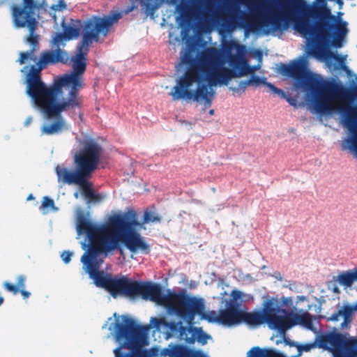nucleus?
Here are the masks:
<instances>
[{
    "label": "nucleus",
    "mask_w": 357,
    "mask_h": 357,
    "mask_svg": "<svg viewBox=\"0 0 357 357\" xmlns=\"http://www.w3.org/2000/svg\"><path fill=\"white\" fill-rule=\"evenodd\" d=\"M181 63L188 66V68L177 79L169 95L174 101L185 99L203 102V111L212 105L215 94L213 86H227L231 78L254 73V69L249 66L242 68L238 73L225 67V56L216 47L205 49L197 58L190 49H187L181 56Z\"/></svg>",
    "instance_id": "f257e3e1"
},
{
    "label": "nucleus",
    "mask_w": 357,
    "mask_h": 357,
    "mask_svg": "<svg viewBox=\"0 0 357 357\" xmlns=\"http://www.w3.org/2000/svg\"><path fill=\"white\" fill-rule=\"evenodd\" d=\"M281 71L312 91L317 113L331 114L337 112L341 114L344 126L354 135L342 142V149L353 150L357 153V87L351 92L340 82L322 81L314 77L307 71L305 59L282 64Z\"/></svg>",
    "instance_id": "f03ea898"
},
{
    "label": "nucleus",
    "mask_w": 357,
    "mask_h": 357,
    "mask_svg": "<svg viewBox=\"0 0 357 357\" xmlns=\"http://www.w3.org/2000/svg\"><path fill=\"white\" fill-rule=\"evenodd\" d=\"M137 215L133 209L123 214L111 215L105 223H95L79 214L77 218L76 229L79 235L85 234L88 243L82 244V248L86 246L93 248L94 255L109 253L119 248L122 242L128 250L132 253L140 252L148 255L151 246L144 237L135 230L136 227L142 225L137 220Z\"/></svg>",
    "instance_id": "7ed1b4c3"
},
{
    "label": "nucleus",
    "mask_w": 357,
    "mask_h": 357,
    "mask_svg": "<svg viewBox=\"0 0 357 357\" xmlns=\"http://www.w3.org/2000/svg\"><path fill=\"white\" fill-rule=\"evenodd\" d=\"M123 13L119 11H111L107 15H92L84 20L82 26V38L77 46L78 53L72 58L73 72L63 74L57 77L56 89H60L61 95L63 88L68 91L66 98L59 102L58 108L63 112L80 109L83 98L79 91L85 84L83 74L86 69V56L89 46L93 42L98 43L100 36L105 38L112 30L114 24L122 18Z\"/></svg>",
    "instance_id": "20e7f679"
},
{
    "label": "nucleus",
    "mask_w": 357,
    "mask_h": 357,
    "mask_svg": "<svg viewBox=\"0 0 357 357\" xmlns=\"http://www.w3.org/2000/svg\"><path fill=\"white\" fill-rule=\"evenodd\" d=\"M114 337L119 347L114 350L115 357H151L143 349L149 344L148 327L138 324L133 319L122 316L115 321Z\"/></svg>",
    "instance_id": "39448f33"
},
{
    "label": "nucleus",
    "mask_w": 357,
    "mask_h": 357,
    "mask_svg": "<svg viewBox=\"0 0 357 357\" xmlns=\"http://www.w3.org/2000/svg\"><path fill=\"white\" fill-rule=\"evenodd\" d=\"M85 250L86 252L81 257V262L85 272L94 281L95 284L105 289L114 298L118 295L132 298L135 281L125 276L116 278L105 275L100 268L107 256L104 254L94 255L92 252L93 248L89 246H86Z\"/></svg>",
    "instance_id": "423d86ee"
},
{
    "label": "nucleus",
    "mask_w": 357,
    "mask_h": 357,
    "mask_svg": "<svg viewBox=\"0 0 357 357\" xmlns=\"http://www.w3.org/2000/svg\"><path fill=\"white\" fill-rule=\"evenodd\" d=\"M45 69L37 62L31 66L26 77V93L31 98L34 105L40 108L47 117L59 114L63 112L58 108V96H61L60 89H56L57 79L52 86H47L41 79V70Z\"/></svg>",
    "instance_id": "0eeeda50"
},
{
    "label": "nucleus",
    "mask_w": 357,
    "mask_h": 357,
    "mask_svg": "<svg viewBox=\"0 0 357 357\" xmlns=\"http://www.w3.org/2000/svg\"><path fill=\"white\" fill-rule=\"evenodd\" d=\"M45 0L38 3L35 0H22V6H13L12 16L14 25L17 28H27L29 34L25 38V43L31 46V49L26 52L20 53L17 61L20 64H24L28 59L36 61L34 56L35 52L40 49V36L36 33L38 29V22L36 17L35 9H40L43 6Z\"/></svg>",
    "instance_id": "6e6552de"
},
{
    "label": "nucleus",
    "mask_w": 357,
    "mask_h": 357,
    "mask_svg": "<svg viewBox=\"0 0 357 357\" xmlns=\"http://www.w3.org/2000/svg\"><path fill=\"white\" fill-rule=\"evenodd\" d=\"M317 347L328 351L332 357H357V336L333 328L318 335L314 342L301 345L298 351L308 352Z\"/></svg>",
    "instance_id": "1a4fd4ad"
},
{
    "label": "nucleus",
    "mask_w": 357,
    "mask_h": 357,
    "mask_svg": "<svg viewBox=\"0 0 357 357\" xmlns=\"http://www.w3.org/2000/svg\"><path fill=\"white\" fill-rule=\"evenodd\" d=\"M185 294L184 291L174 292L168 290L167 294H164L158 284L135 281L132 298L141 296L144 300L153 301L165 307L169 314L177 317Z\"/></svg>",
    "instance_id": "9d476101"
},
{
    "label": "nucleus",
    "mask_w": 357,
    "mask_h": 357,
    "mask_svg": "<svg viewBox=\"0 0 357 357\" xmlns=\"http://www.w3.org/2000/svg\"><path fill=\"white\" fill-rule=\"evenodd\" d=\"M284 312L285 309L280 308L278 299L271 298L264 302L261 310H242L241 323H245L250 326L266 324L270 329L278 331L279 313Z\"/></svg>",
    "instance_id": "9b49d317"
},
{
    "label": "nucleus",
    "mask_w": 357,
    "mask_h": 357,
    "mask_svg": "<svg viewBox=\"0 0 357 357\" xmlns=\"http://www.w3.org/2000/svg\"><path fill=\"white\" fill-rule=\"evenodd\" d=\"M196 316L208 323L221 324L220 310L218 314L215 310L206 311L204 298L190 296L185 293L177 317L185 321L188 325H193Z\"/></svg>",
    "instance_id": "f8f14e48"
},
{
    "label": "nucleus",
    "mask_w": 357,
    "mask_h": 357,
    "mask_svg": "<svg viewBox=\"0 0 357 357\" xmlns=\"http://www.w3.org/2000/svg\"><path fill=\"white\" fill-rule=\"evenodd\" d=\"M102 153V148L97 142L90 140L75 155V163L87 176L97 169Z\"/></svg>",
    "instance_id": "ddd939ff"
},
{
    "label": "nucleus",
    "mask_w": 357,
    "mask_h": 357,
    "mask_svg": "<svg viewBox=\"0 0 357 357\" xmlns=\"http://www.w3.org/2000/svg\"><path fill=\"white\" fill-rule=\"evenodd\" d=\"M165 326L173 334L178 333V338L190 345L195 344L196 341L204 345L206 344L209 337V335L205 333L202 328L192 326V325L185 326L182 325L181 321L167 322Z\"/></svg>",
    "instance_id": "4468645a"
},
{
    "label": "nucleus",
    "mask_w": 357,
    "mask_h": 357,
    "mask_svg": "<svg viewBox=\"0 0 357 357\" xmlns=\"http://www.w3.org/2000/svg\"><path fill=\"white\" fill-rule=\"evenodd\" d=\"M303 325L307 328L312 330L313 322L312 315L309 312H304L301 314L289 312L285 310L284 312L279 313L278 332L285 333L296 325Z\"/></svg>",
    "instance_id": "2eb2a0df"
},
{
    "label": "nucleus",
    "mask_w": 357,
    "mask_h": 357,
    "mask_svg": "<svg viewBox=\"0 0 357 357\" xmlns=\"http://www.w3.org/2000/svg\"><path fill=\"white\" fill-rule=\"evenodd\" d=\"M69 61L70 56L66 50L61 48H55L52 50L43 51L40 54L38 62L42 67L46 68L49 65L66 64Z\"/></svg>",
    "instance_id": "dca6fc26"
},
{
    "label": "nucleus",
    "mask_w": 357,
    "mask_h": 357,
    "mask_svg": "<svg viewBox=\"0 0 357 357\" xmlns=\"http://www.w3.org/2000/svg\"><path fill=\"white\" fill-rule=\"evenodd\" d=\"M189 348L184 344L170 343L167 347L160 349L153 347L149 351L151 357H187Z\"/></svg>",
    "instance_id": "f3484780"
},
{
    "label": "nucleus",
    "mask_w": 357,
    "mask_h": 357,
    "mask_svg": "<svg viewBox=\"0 0 357 357\" xmlns=\"http://www.w3.org/2000/svg\"><path fill=\"white\" fill-rule=\"evenodd\" d=\"M59 181H61L64 183L69 185L77 184L80 186L85 183V179H89L88 176L79 169L77 171H70L65 167L57 165L55 168Z\"/></svg>",
    "instance_id": "a211bd4d"
},
{
    "label": "nucleus",
    "mask_w": 357,
    "mask_h": 357,
    "mask_svg": "<svg viewBox=\"0 0 357 357\" xmlns=\"http://www.w3.org/2000/svg\"><path fill=\"white\" fill-rule=\"evenodd\" d=\"M357 312V303L354 305L344 304L340 309L331 314L328 320L337 321L340 317L343 318L340 329H349L353 321L354 314Z\"/></svg>",
    "instance_id": "6ab92c4d"
},
{
    "label": "nucleus",
    "mask_w": 357,
    "mask_h": 357,
    "mask_svg": "<svg viewBox=\"0 0 357 357\" xmlns=\"http://www.w3.org/2000/svg\"><path fill=\"white\" fill-rule=\"evenodd\" d=\"M242 310H236L226 307L220 310L221 324L233 326L241 324Z\"/></svg>",
    "instance_id": "aec40b11"
},
{
    "label": "nucleus",
    "mask_w": 357,
    "mask_h": 357,
    "mask_svg": "<svg viewBox=\"0 0 357 357\" xmlns=\"http://www.w3.org/2000/svg\"><path fill=\"white\" fill-rule=\"evenodd\" d=\"M61 114V112L58 115L51 116V118L55 117L56 121L51 124L44 125L41 128L42 134L47 135L59 134L66 128V123ZM49 118L50 119V117Z\"/></svg>",
    "instance_id": "412c9836"
},
{
    "label": "nucleus",
    "mask_w": 357,
    "mask_h": 357,
    "mask_svg": "<svg viewBox=\"0 0 357 357\" xmlns=\"http://www.w3.org/2000/svg\"><path fill=\"white\" fill-rule=\"evenodd\" d=\"M80 187L82 189V194L88 198V202H100L105 198V195L101 194H96L91 188V183L88 181V179H85V183L81 184Z\"/></svg>",
    "instance_id": "4be33fe9"
},
{
    "label": "nucleus",
    "mask_w": 357,
    "mask_h": 357,
    "mask_svg": "<svg viewBox=\"0 0 357 357\" xmlns=\"http://www.w3.org/2000/svg\"><path fill=\"white\" fill-rule=\"evenodd\" d=\"M338 282L345 287H350L357 282V268L340 273L337 277Z\"/></svg>",
    "instance_id": "5701e85b"
},
{
    "label": "nucleus",
    "mask_w": 357,
    "mask_h": 357,
    "mask_svg": "<svg viewBox=\"0 0 357 357\" xmlns=\"http://www.w3.org/2000/svg\"><path fill=\"white\" fill-rule=\"evenodd\" d=\"M26 276L24 275H20L17 278L16 284H13L8 282H5L3 284V287L6 290L13 293L14 295H16L19 293L20 289H25L26 285Z\"/></svg>",
    "instance_id": "b1692460"
},
{
    "label": "nucleus",
    "mask_w": 357,
    "mask_h": 357,
    "mask_svg": "<svg viewBox=\"0 0 357 357\" xmlns=\"http://www.w3.org/2000/svg\"><path fill=\"white\" fill-rule=\"evenodd\" d=\"M230 296L231 298L227 302L225 305L226 307L236 310H242L241 309V301H239L243 296L242 292L241 291L234 289L231 291Z\"/></svg>",
    "instance_id": "393cba45"
},
{
    "label": "nucleus",
    "mask_w": 357,
    "mask_h": 357,
    "mask_svg": "<svg viewBox=\"0 0 357 357\" xmlns=\"http://www.w3.org/2000/svg\"><path fill=\"white\" fill-rule=\"evenodd\" d=\"M63 34L68 40L77 38L80 33V28L78 25H65L63 24Z\"/></svg>",
    "instance_id": "a878e982"
},
{
    "label": "nucleus",
    "mask_w": 357,
    "mask_h": 357,
    "mask_svg": "<svg viewBox=\"0 0 357 357\" xmlns=\"http://www.w3.org/2000/svg\"><path fill=\"white\" fill-rule=\"evenodd\" d=\"M160 221L161 218L158 214L151 211L146 210L144 213L143 222L141 224L142 225L150 222H160Z\"/></svg>",
    "instance_id": "bb28decb"
},
{
    "label": "nucleus",
    "mask_w": 357,
    "mask_h": 357,
    "mask_svg": "<svg viewBox=\"0 0 357 357\" xmlns=\"http://www.w3.org/2000/svg\"><path fill=\"white\" fill-rule=\"evenodd\" d=\"M67 40L63 33H56L52 40V47L61 48V47H64Z\"/></svg>",
    "instance_id": "cd10ccee"
},
{
    "label": "nucleus",
    "mask_w": 357,
    "mask_h": 357,
    "mask_svg": "<svg viewBox=\"0 0 357 357\" xmlns=\"http://www.w3.org/2000/svg\"><path fill=\"white\" fill-rule=\"evenodd\" d=\"M248 86L255 87L259 86L260 84H264L266 86V78H261L257 75H252L250 77L247 79Z\"/></svg>",
    "instance_id": "c85d7f7f"
},
{
    "label": "nucleus",
    "mask_w": 357,
    "mask_h": 357,
    "mask_svg": "<svg viewBox=\"0 0 357 357\" xmlns=\"http://www.w3.org/2000/svg\"><path fill=\"white\" fill-rule=\"evenodd\" d=\"M177 10L180 13L181 16L187 18L192 13V8L188 4H180L177 6Z\"/></svg>",
    "instance_id": "c756f323"
},
{
    "label": "nucleus",
    "mask_w": 357,
    "mask_h": 357,
    "mask_svg": "<svg viewBox=\"0 0 357 357\" xmlns=\"http://www.w3.org/2000/svg\"><path fill=\"white\" fill-rule=\"evenodd\" d=\"M248 86V81H241L237 87L231 86L229 89L233 91L234 94L238 93L241 95L245 93L247 86Z\"/></svg>",
    "instance_id": "7c9ffc66"
},
{
    "label": "nucleus",
    "mask_w": 357,
    "mask_h": 357,
    "mask_svg": "<svg viewBox=\"0 0 357 357\" xmlns=\"http://www.w3.org/2000/svg\"><path fill=\"white\" fill-rule=\"evenodd\" d=\"M42 208L44 209L47 208H51L54 210L57 209L54 206V200L47 196L44 197L43 199Z\"/></svg>",
    "instance_id": "2f4dec72"
},
{
    "label": "nucleus",
    "mask_w": 357,
    "mask_h": 357,
    "mask_svg": "<svg viewBox=\"0 0 357 357\" xmlns=\"http://www.w3.org/2000/svg\"><path fill=\"white\" fill-rule=\"evenodd\" d=\"M228 62L231 66L236 68L240 64V58L237 54H229L228 56Z\"/></svg>",
    "instance_id": "473e14b6"
},
{
    "label": "nucleus",
    "mask_w": 357,
    "mask_h": 357,
    "mask_svg": "<svg viewBox=\"0 0 357 357\" xmlns=\"http://www.w3.org/2000/svg\"><path fill=\"white\" fill-rule=\"evenodd\" d=\"M187 357H208L202 351L189 348Z\"/></svg>",
    "instance_id": "72a5a7b5"
},
{
    "label": "nucleus",
    "mask_w": 357,
    "mask_h": 357,
    "mask_svg": "<svg viewBox=\"0 0 357 357\" xmlns=\"http://www.w3.org/2000/svg\"><path fill=\"white\" fill-rule=\"evenodd\" d=\"M266 86H268L272 91L273 93L278 94V95H281L282 96H284V93L283 91L277 88L273 84H271L270 82H266Z\"/></svg>",
    "instance_id": "f704fd0d"
},
{
    "label": "nucleus",
    "mask_w": 357,
    "mask_h": 357,
    "mask_svg": "<svg viewBox=\"0 0 357 357\" xmlns=\"http://www.w3.org/2000/svg\"><path fill=\"white\" fill-rule=\"evenodd\" d=\"M72 255H73V253L70 252V251H64L61 254V257L62 258V260L64 261V263L68 264L70 262Z\"/></svg>",
    "instance_id": "c9c22d12"
},
{
    "label": "nucleus",
    "mask_w": 357,
    "mask_h": 357,
    "mask_svg": "<svg viewBox=\"0 0 357 357\" xmlns=\"http://www.w3.org/2000/svg\"><path fill=\"white\" fill-rule=\"evenodd\" d=\"M280 303V306L281 307V304L282 305L288 306L291 305L293 303L292 298L290 297H282L281 302L278 300Z\"/></svg>",
    "instance_id": "e433bc0d"
},
{
    "label": "nucleus",
    "mask_w": 357,
    "mask_h": 357,
    "mask_svg": "<svg viewBox=\"0 0 357 357\" xmlns=\"http://www.w3.org/2000/svg\"><path fill=\"white\" fill-rule=\"evenodd\" d=\"M19 292H20L24 299L29 298L31 295V293L28 291H26L24 289H20Z\"/></svg>",
    "instance_id": "4c0bfd02"
},
{
    "label": "nucleus",
    "mask_w": 357,
    "mask_h": 357,
    "mask_svg": "<svg viewBox=\"0 0 357 357\" xmlns=\"http://www.w3.org/2000/svg\"><path fill=\"white\" fill-rule=\"evenodd\" d=\"M31 121H32V117H31V116L28 117L24 121V126H28L31 123Z\"/></svg>",
    "instance_id": "58836bf2"
},
{
    "label": "nucleus",
    "mask_w": 357,
    "mask_h": 357,
    "mask_svg": "<svg viewBox=\"0 0 357 357\" xmlns=\"http://www.w3.org/2000/svg\"><path fill=\"white\" fill-rule=\"evenodd\" d=\"M288 287L289 288V289L292 290L294 287H296V283L295 282L290 283L289 284Z\"/></svg>",
    "instance_id": "ea45409f"
},
{
    "label": "nucleus",
    "mask_w": 357,
    "mask_h": 357,
    "mask_svg": "<svg viewBox=\"0 0 357 357\" xmlns=\"http://www.w3.org/2000/svg\"><path fill=\"white\" fill-rule=\"evenodd\" d=\"M287 101H288V102H289V104H290V105H296V104H295V102H294V100L293 99H291V98H287Z\"/></svg>",
    "instance_id": "a19ab883"
},
{
    "label": "nucleus",
    "mask_w": 357,
    "mask_h": 357,
    "mask_svg": "<svg viewBox=\"0 0 357 357\" xmlns=\"http://www.w3.org/2000/svg\"><path fill=\"white\" fill-rule=\"evenodd\" d=\"M35 199V198H34V197L33 196V195H32V194H30V195H29V196L27 197L26 200H27V201H30V200H33V199Z\"/></svg>",
    "instance_id": "79ce46f5"
},
{
    "label": "nucleus",
    "mask_w": 357,
    "mask_h": 357,
    "mask_svg": "<svg viewBox=\"0 0 357 357\" xmlns=\"http://www.w3.org/2000/svg\"><path fill=\"white\" fill-rule=\"evenodd\" d=\"M249 26L250 29H254L256 27L255 24H254V23L249 24Z\"/></svg>",
    "instance_id": "37998d69"
},
{
    "label": "nucleus",
    "mask_w": 357,
    "mask_h": 357,
    "mask_svg": "<svg viewBox=\"0 0 357 357\" xmlns=\"http://www.w3.org/2000/svg\"><path fill=\"white\" fill-rule=\"evenodd\" d=\"M4 299L3 297L0 296V306L3 304Z\"/></svg>",
    "instance_id": "c03bdc74"
},
{
    "label": "nucleus",
    "mask_w": 357,
    "mask_h": 357,
    "mask_svg": "<svg viewBox=\"0 0 357 357\" xmlns=\"http://www.w3.org/2000/svg\"><path fill=\"white\" fill-rule=\"evenodd\" d=\"M342 68V69H343L344 70H345V71H347V70H348V67H347V66H345V65H343Z\"/></svg>",
    "instance_id": "a18cd8bd"
},
{
    "label": "nucleus",
    "mask_w": 357,
    "mask_h": 357,
    "mask_svg": "<svg viewBox=\"0 0 357 357\" xmlns=\"http://www.w3.org/2000/svg\"><path fill=\"white\" fill-rule=\"evenodd\" d=\"M209 114L210 115H213L214 114V109H210L209 110Z\"/></svg>",
    "instance_id": "49530a36"
},
{
    "label": "nucleus",
    "mask_w": 357,
    "mask_h": 357,
    "mask_svg": "<svg viewBox=\"0 0 357 357\" xmlns=\"http://www.w3.org/2000/svg\"><path fill=\"white\" fill-rule=\"evenodd\" d=\"M60 6H62L63 8H66V5L63 1L61 2Z\"/></svg>",
    "instance_id": "de8ad7c7"
},
{
    "label": "nucleus",
    "mask_w": 357,
    "mask_h": 357,
    "mask_svg": "<svg viewBox=\"0 0 357 357\" xmlns=\"http://www.w3.org/2000/svg\"><path fill=\"white\" fill-rule=\"evenodd\" d=\"M74 196L75 198H78V196H79L78 192H75Z\"/></svg>",
    "instance_id": "09e8293b"
},
{
    "label": "nucleus",
    "mask_w": 357,
    "mask_h": 357,
    "mask_svg": "<svg viewBox=\"0 0 357 357\" xmlns=\"http://www.w3.org/2000/svg\"><path fill=\"white\" fill-rule=\"evenodd\" d=\"M120 252H121V254H122V253H123V250H122V249H120Z\"/></svg>",
    "instance_id": "8fccbe9b"
},
{
    "label": "nucleus",
    "mask_w": 357,
    "mask_h": 357,
    "mask_svg": "<svg viewBox=\"0 0 357 357\" xmlns=\"http://www.w3.org/2000/svg\"><path fill=\"white\" fill-rule=\"evenodd\" d=\"M77 22H78V23H79V24H81V22H80V20H78Z\"/></svg>",
    "instance_id": "3c124183"
}]
</instances>
